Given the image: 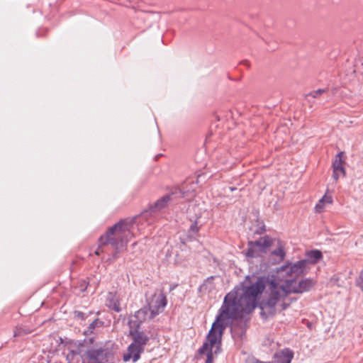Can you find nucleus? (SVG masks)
<instances>
[{
	"mask_svg": "<svg viewBox=\"0 0 363 363\" xmlns=\"http://www.w3.org/2000/svg\"><path fill=\"white\" fill-rule=\"evenodd\" d=\"M293 357V352L289 349H285L274 354L272 363H291Z\"/></svg>",
	"mask_w": 363,
	"mask_h": 363,
	"instance_id": "nucleus-12",
	"label": "nucleus"
},
{
	"mask_svg": "<svg viewBox=\"0 0 363 363\" xmlns=\"http://www.w3.org/2000/svg\"><path fill=\"white\" fill-rule=\"evenodd\" d=\"M267 282V279L259 277L256 281L250 285L242 284L240 287L235 288L239 289L241 301L245 303L248 311L252 312L256 307H259L261 315L265 319L274 316L277 311H282L281 301H277L274 304V312L272 314L263 310V303H267L272 297L274 288L279 287L278 283L271 281L268 289L265 291Z\"/></svg>",
	"mask_w": 363,
	"mask_h": 363,
	"instance_id": "nucleus-2",
	"label": "nucleus"
},
{
	"mask_svg": "<svg viewBox=\"0 0 363 363\" xmlns=\"http://www.w3.org/2000/svg\"><path fill=\"white\" fill-rule=\"evenodd\" d=\"M308 262V260L303 259L294 264L283 266L281 267L279 273L288 276L289 279H296V277L304 273Z\"/></svg>",
	"mask_w": 363,
	"mask_h": 363,
	"instance_id": "nucleus-10",
	"label": "nucleus"
},
{
	"mask_svg": "<svg viewBox=\"0 0 363 363\" xmlns=\"http://www.w3.org/2000/svg\"><path fill=\"white\" fill-rule=\"evenodd\" d=\"M272 255L277 257L278 262L282 261L285 257L284 247L281 245H279L278 248L272 252Z\"/></svg>",
	"mask_w": 363,
	"mask_h": 363,
	"instance_id": "nucleus-16",
	"label": "nucleus"
},
{
	"mask_svg": "<svg viewBox=\"0 0 363 363\" xmlns=\"http://www.w3.org/2000/svg\"><path fill=\"white\" fill-rule=\"evenodd\" d=\"M230 189L231 191H233V190H234V189H233V188H232V187H230Z\"/></svg>",
	"mask_w": 363,
	"mask_h": 363,
	"instance_id": "nucleus-24",
	"label": "nucleus"
},
{
	"mask_svg": "<svg viewBox=\"0 0 363 363\" xmlns=\"http://www.w3.org/2000/svg\"><path fill=\"white\" fill-rule=\"evenodd\" d=\"M272 239L268 236L262 237L256 241H250L248 243V249L246 256L248 257H257L262 256L272 245Z\"/></svg>",
	"mask_w": 363,
	"mask_h": 363,
	"instance_id": "nucleus-8",
	"label": "nucleus"
},
{
	"mask_svg": "<svg viewBox=\"0 0 363 363\" xmlns=\"http://www.w3.org/2000/svg\"><path fill=\"white\" fill-rule=\"evenodd\" d=\"M121 294L109 292L106 296V305L108 308L118 313L121 311Z\"/></svg>",
	"mask_w": 363,
	"mask_h": 363,
	"instance_id": "nucleus-11",
	"label": "nucleus"
},
{
	"mask_svg": "<svg viewBox=\"0 0 363 363\" xmlns=\"http://www.w3.org/2000/svg\"><path fill=\"white\" fill-rule=\"evenodd\" d=\"M307 256L309 262L315 264L322 258V253L319 250H311L307 253Z\"/></svg>",
	"mask_w": 363,
	"mask_h": 363,
	"instance_id": "nucleus-14",
	"label": "nucleus"
},
{
	"mask_svg": "<svg viewBox=\"0 0 363 363\" xmlns=\"http://www.w3.org/2000/svg\"><path fill=\"white\" fill-rule=\"evenodd\" d=\"M79 354L83 363H104L107 361V352L101 347L85 349L82 345L79 348Z\"/></svg>",
	"mask_w": 363,
	"mask_h": 363,
	"instance_id": "nucleus-7",
	"label": "nucleus"
},
{
	"mask_svg": "<svg viewBox=\"0 0 363 363\" xmlns=\"http://www.w3.org/2000/svg\"><path fill=\"white\" fill-rule=\"evenodd\" d=\"M102 325V322L99 321L98 319H95L92 323L89 325L88 329L84 331V334L86 335L91 334L93 330L96 327H99Z\"/></svg>",
	"mask_w": 363,
	"mask_h": 363,
	"instance_id": "nucleus-17",
	"label": "nucleus"
},
{
	"mask_svg": "<svg viewBox=\"0 0 363 363\" xmlns=\"http://www.w3.org/2000/svg\"><path fill=\"white\" fill-rule=\"evenodd\" d=\"M199 220L198 216L196 217L194 220H193L192 218H191L192 223L189 228V231L192 233H195L198 232V230H199V227H198L199 220Z\"/></svg>",
	"mask_w": 363,
	"mask_h": 363,
	"instance_id": "nucleus-19",
	"label": "nucleus"
},
{
	"mask_svg": "<svg viewBox=\"0 0 363 363\" xmlns=\"http://www.w3.org/2000/svg\"><path fill=\"white\" fill-rule=\"evenodd\" d=\"M315 282L311 279H302L297 282L296 279H286L284 283L279 284V287L274 288L272 296L267 303H263V310L272 314L274 312V304L281 301V310L286 308L290 303L288 302L289 294H301L311 290Z\"/></svg>",
	"mask_w": 363,
	"mask_h": 363,
	"instance_id": "nucleus-4",
	"label": "nucleus"
},
{
	"mask_svg": "<svg viewBox=\"0 0 363 363\" xmlns=\"http://www.w3.org/2000/svg\"><path fill=\"white\" fill-rule=\"evenodd\" d=\"M186 192L184 191L183 189L177 190L176 191L172 192L171 194L162 196L161 199H158L154 203V205L150 206L148 211L143 212L141 216L143 218H145L148 213L151 214L152 213L160 211L167 206L170 201H172L175 198L184 197L186 196Z\"/></svg>",
	"mask_w": 363,
	"mask_h": 363,
	"instance_id": "nucleus-9",
	"label": "nucleus"
},
{
	"mask_svg": "<svg viewBox=\"0 0 363 363\" xmlns=\"http://www.w3.org/2000/svg\"><path fill=\"white\" fill-rule=\"evenodd\" d=\"M23 330L21 328H16L13 332V336L14 337H18L21 336L22 334Z\"/></svg>",
	"mask_w": 363,
	"mask_h": 363,
	"instance_id": "nucleus-22",
	"label": "nucleus"
},
{
	"mask_svg": "<svg viewBox=\"0 0 363 363\" xmlns=\"http://www.w3.org/2000/svg\"><path fill=\"white\" fill-rule=\"evenodd\" d=\"M147 305L135 313V318L139 321H150L161 313L167 305L165 294L160 291L147 298Z\"/></svg>",
	"mask_w": 363,
	"mask_h": 363,
	"instance_id": "nucleus-6",
	"label": "nucleus"
},
{
	"mask_svg": "<svg viewBox=\"0 0 363 363\" xmlns=\"http://www.w3.org/2000/svg\"><path fill=\"white\" fill-rule=\"evenodd\" d=\"M246 307L241 301L239 289H235L225 296L220 313L208 333L207 342L199 350L201 354H206V363H212L213 355L219 352L221 336L229 320L238 319L242 317L244 313L251 312Z\"/></svg>",
	"mask_w": 363,
	"mask_h": 363,
	"instance_id": "nucleus-1",
	"label": "nucleus"
},
{
	"mask_svg": "<svg viewBox=\"0 0 363 363\" xmlns=\"http://www.w3.org/2000/svg\"><path fill=\"white\" fill-rule=\"evenodd\" d=\"M345 168L333 169V178L337 182L340 177H345Z\"/></svg>",
	"mask_w": 363,
	"mask_h": 363,
	"instance_id": "nucleus-18",
	"label": "nucleus"
},
{
	"mask_svg": "<svg viewBox=\"0 0 363 363\" xmlns=\"http://www.w3.org/2000/svg\"><path fill=\"white\" fill-rule=\"evenodd\" d=\"M357 286L363 291V272L359 274V279L357 280Z\"/></svg>",
	"mask_w": 363,
	"mask_h": 363,
	"instance_id": "nucleus-21",
	"label": "nucleus"
},
{
	"mask_svg": "<svg viewBox=\"0 0 363 363\" xmlns=\"http://www.w3.org/2000/svg\"><path fill=\"white\" fill-rule=\"evenodd\" d=\"M343 152L338 153L335 158V160L333 163V169H338V168H344L343 167Z\"/></svg>",
	"mask_w": 363,
	"mask_h": 363,
	"instance_id": "nucleus-15",
	"label": "nucleus"
},
{
	"mask_svg": "<svg viewBox=\"0 0 363 363\" xmlns=\"http://www.w3.org/2000/svg\"><path fill=\"white\" fill-rule=\"evenodd\" d=\"M325 92V89H318V90H315V91H311L308 96H312L313 98H316L318 97V96H320V94H322L323 93Z\"/></svg>",
	"mask_w": 363,
	"mask_h": 363,
	"instance_id": "nucleus-20",
	"label": "nucleus"
},
{
	"mask_svg": "<svg viewBox=\"0 0 363 363\" xmlns=\"http://www.w3.org/2000/svg\"><path fill=\"white\" fill-rule=\"evenodd\" d=\"M145 321H139L135 318V315L131 317L128 322L130 327V335L132 337L133 342L128 346L127 352L123 354V360L128 362L130 359L133 362H137L140 354L144 352L145 346L147 344L150 337L143 331L139 330L140 324Z\"/></svg>",
	"mask_w": 363,
	"mask_h": 363,
	"instance_id": "nucleus-5",
	"label": "nucleus"
},
{
	"mask_svg": "<svg viewBox=\"0 0 363 363\" xmlns=\"http://www.w3.org/2000/svg\"><path fill=\"white\" fill-rule=\"evenodd\" d=\"M77 315L80 317L82 319L84 318V313L82 312H78Z\"/></svg>",
	"mask_w": 363,
	"mask_h": 363,
	"instance_id": "nucleus-23",
	"label": "nucleus"
},
{
	"mask_svg": "<svg viewBox=\"0 0 363 363\" xmlns=\"http://www.w3.org/2000/svg\"><path fill=\"white\" fill-rule=\"evenodd\" d=\"M134 230L133 220H124L118 222L100 238L99 245L95 251V254L99 255L103 253L104 247L110 244L116 251L114 254V257H116V254L125 249L128 241L133 237Z\"/></svg>",
	"mask_w": 363,
	"mask_h": 363,
	"instance_id": "nucleus-3",
	"label": "nucleus"
},
{
	"mask_svg": "<svg viewBox=\"0 0 363 363\" xmlns=\"http://www.w3.org/2000/svg\"><path fill=\"white\" fill-rule=\"evenodd\" d=\"M333 203V198L330 196L324 195L321 199L319 200L318 203L315 206L316 213H321L324 211L327 204H331Z\"/></svg>",
	"mask_w": 363,
	"mask_h": 363,
	"instance_id": "nucleus-13",
	"label": "nucleus"
}]
</instances>
